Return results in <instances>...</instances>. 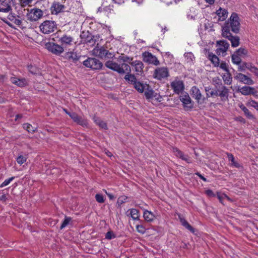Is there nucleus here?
Segmentation results:
<instances>
[{
  "label": "nucleus",
  "instance_id": "nucleus-53",
  "mask_svg": "<svg viewBox=\"0 0 258 258\" xmlns=\"http://www.w3.org/2000/svg\"><path fill=\"white\" fill-rule=\"evenodd\" d=\"M249 104L252 107L254 108L255 109L258 110V102L254 100H250L249 102Z\"/></svg>",
  "mask_w": 258,
  "mask_h": 258
},
{
  "label": "nucleus",
  "instance_id": "nucleus-58",
  "mask_svg": "<svg viewBox=\"0 0 258 258\" xmlns=\"http://www.w3.org/2000/svg\"><path fill=\"white\" fill-rule=\"evenodd\" d=\"M250 72L258 77V68L254 66L253 68H252L251 69Z\"/></svg>",
  "mask_w": 258,
  "mask_h": 258
},
{
  "label": "nucleus",
  "instance_id": "nucleus-23",
  "mask_svg": "<svg viewBox=\"0 0 258 258\" xmlns=\"http://www.w3.org/2000/svg\"><path fill=\"white\" fill-rule=\"evenodd\" d=\"M219 47L217 49V52L219 53H225L228 49L229 44L228 42L224 40H221L218 42Z\"/></svg>",
  "mask_w": 258,
  "mask_h": 258
},
{
  "label": "nucleus",
  "instance_id": "nucleus-9",
  "mask_svg": "<svg viewBox=\"0 0 258 258\" xmlns=\"http://www.w3.org/2000/svg\"><path fill=\"white\" fill-rule=\"evenodd\" d=\"M83 64L92 70H100L103 66L102 63L99 60L94 57H88L83 61Z\"/></svg>",
  "mask_w": 258,
  "mask_h": 258
},
{
  "label": "nucleus",
  "instance_id": "nucleus-31",
  "mask_svg": "<svg viewBox=\"0 0 258 258\" xmlns=\"http://www.w3.org/2000/svg\"><path fill=\"white\" fill-rule=\"evenodd\" d=\"M130 212L129 215L134 220H139V211L136 209H131L128 210Z\"/></svg>",
  "mask_w": 258,
  "mask_h": 258
},
{
  "label": "nucleus",
  "instance_id": "nucleus-39",
  "mask_svg": "<svg viewBox=\"0 0 258 258\" xmlns=\"http://www.w3.org/2000/svg\"><path fill=\"white\" fill-rule=\"evenodd\" d=\"M130 73H127L128 74L125 75L124 79L131 84L134 85L137 82V79L134 75L130 74Z\"/></svg>",
  "mask_w": 258,
  "mask_h": 258
},
{
  "label": "nucleus",
  "instance_id": "nucleus-7",
  "mask_svg": "<svg viewBox=\"0 0 258 258\" xmlns=\"http://www.w3.org/2000/svg\"><path fill=\"white\" fill-rule=\"evenodd\" d=\"M46 49L50 52L56 55H60L64 51L63 46L54 42H48L45 44Z\"/></svg>",
  "mask_w": 258,
  "mask_h": 258
},
{
  "label": "nucleus",
  "instance_id": "nucleus-13",
  "mask_svg": "<svg viewBox=\"0 0 258 258\" xmlns=\"http://www.w3.org/2000/svg\"><path fill=\"white\" fill-rule=\"evenodd\" d=\"M185 110L188 111L193 108L194 104L188 94H182L179 97Z\"/></svg>",
  "mask_w": 258,
  "mask_h": 258
},
{
  "label": "nucleus",
  "instance_id": "nucleus-44",
  "mask_svg": "<svg viewBox=\"0 0 258 258\" xmlns=\"http://www.w3.org/2000/svg\"><path fill=\"white\" fill-rule=\"evenodd\" d=\"M223 156L224 159H227L229 161H234V158L231 153L224 152Z\"/></svg>",
  "mask_w": 258,
  "mask_h": 258
},
{
  "label": "nucleus",
  "instance_id": "nucleus-12",
  "mask_svg": "<svg viewBox=\"0 0 258 258\" xmlns=\"http://www.w3.org/2000/svg\"><path fill=\"white\" fill-rule=\"evenodd\" d=\"M143 60L144 62L149 64L159 66L160 61L157 57L148 51H145L142 53Z\"/></svg>",
  "mask_w": 258,
  "mask_h": 258
},
{
  "label": "nucleus",
  "instance_id": "nucleus-52",
  "mask_svg": "<svg viewBox=\"0 0 258 258\" xmlns=\"http://www.w3.org/2000/svg\"><path fill=\"white\" fill-rule=\"evenodd\" d=\"M145 95L147 99H150L153 97V91L152 90H149L145 92Z\"/></svg>",
  "mask_w": 258,
  "mask_h": 258
},
{
  "label": "nucleus",
  "instance_id": "nucleus-10",
  "mask_svg": "<svg viewBox=\"0 0 258 258\" xmlns=\"http://www.w3.org/2000/svg\"><path fill=\"white\" fill-rule=\"evenodd\" d=\"M217 84V96L220 98L221 101L223 102L228 101L229 90L221 82L220 84L218 83Z\"/></svg>",
  "mask_w": 258,
  "mask_h": 258
},
{
  "label": "nucleus",
  "instance_id": "nucleus-59",
  "mask_svg": "<svg viewBox=\"0 0 258 258\" xmlns=\"http://www.w3.org/2000/svg\"><path fill=\"white\" fill-rule=\"evenodd\" d=\"M229 164L231 167H235L238 168L240 166L239 162H231L229 163Z\"/></svg>",
  "mask_w": 258,
  "mask_h": 258
},
{
  "label": "nucleus",
  "instance_id": "nucleus-46",
  "mask_svg": "<svg viewBox=\"0 0 258 258\" xmlns=\"http://www.w3.org/2000/svg\"><path fill=\"white\" fill-rule=\"evenodd\" d=\"M95 200L99 203H103L104 202V199L103 196L99 194H97L95 195Z\"/></svg>",
  "mask_w": 258,
  "mask_h": 258
},
{
  "label": "nucleus",
  "instance_id": "nucleus-5",
  "mask_svg": "<svg viewBox=\"0 0 258 258\" xmlns=\"http://www.w3.org/2000/svg\"><path fill=\"white\" fill-rule=\"evenodd\" d=\"M40 31L44 34L53 33L57 29V24L54 21L46 20L39 26Z\"/></svg>",
  "mask_w": 258,
  "mask_h": 258
},
{
  "label": "nucleus",
  "instance_id": "nucleus-62",
  "mask_svg": "<svg viewBox=\"0 0 258 258\" xmlns=\"http://www.w3.org/2000/svg\"><path fill=\"white\" fill-rule=\"evenodd\" d=\"M63 111L68 115H69V116L70 117V115H71L72 114V112H70L69 111H68V110L66 108H63Z\"/></svg>",
  "mask_w": 258,
  "mask_h": 258
},
{
  "label": "nucleus",
  "instance_id": "nucleus-22",
  "mask_svg": "<svg viewBox=\"0 0 258 258\" xmlns=\"http://www.w3.org/2000/svg\"><path fill=\"white\" fill-rule=\"evenodd\" d=\"M222 36L224 37L228 38L229 40L230 41L231 43V46L233 47H235L238 46L239 45V38L237 36H233L231 33H229V35H226L224 33H222Z\"/></svg>",
  "mask_w": 258,
  "mask_h": 258
},
{
  "label": "nucleus",
  "instance_id": "nucleus-14",
  "mask_svg": "<svg viewBox=\"0 0 258 258\" xmlns=\"http://www.w3.org/2000/svg\"><path fill=\"white\" fill-rule=\"evenodd\" d=\"M80 38L82 43L90 45H93L95 43L94 36L89 31H83L80 35Z\"/></svg>",
  "mask_w": 258,
  "mask_h": 258
},
{
  "label": "nucleus",
  "instance_id": "nucleus-18",
  "mask_svg": "<svg viewBox=\"0 0 258 258\" xmlns=\"http://www.w3.org/2000/svg\"><path fill=\"white\" fill-rule=\"evenodd\" d=\"M12 0H0V12L9 13L12 10Z\"/></svg>",
  "mask_w": 258,
  "mask_h": 258
},
{
  "label": "nucleus",
  "instance_id": "nucleus-16",
  "mask_svg": "<svg viewBox=\"0 0 258 258\" xmlns=\"http://www.w3.org/2000/svg\"><path fill=\"white\" fill-rule=\"evenodd\" d=\"M234 78L240 83L244 84L250 85L254 84L253 81L250 77L242 73H237L234 76Z\"/></svg>",
  "mask_w": 258,
  "mask_h": 258
},
{
  "label": "nucleus",
  "instance_id": "nucleus-20",
  "mask_svg": "<svg viewBox=\"0 0 258 258\" xmlns=\"http://www.w3.org/2000/svg\"><path fill=\"white\" fill-rule=\"evenodd\" d=\"M10 81L19 87H24L28 85V80L24 78L19 79L13 77L10 78Z\"/></svg>",
  "mask_w": 258,
  "mask_h": 258
},
{
  "label": "nucleus",
  "instance_id": "nucleus-47",
  "mask_svg": "<svg viewBox=\"0 0 258 258\" xmlns=\"http://www.w3.org/2000/svg\"><path fill=\"white\" fill-rule=\"evenodd\" d=\"M219 67L223 71L226 72H229L227 64L225 61H222L221 62H219Z\"/></svg>",
  "mask_w": 258,
  "mask_h": 258
},
{
  "label": "nucleus",
  "instance_id": "nucleus-1",
  "mask_svg": "<svg viewBox=\"0 0 258 258\" xmlns=\"http://www.w3.org/2000/svg\"><path fill=\"white\" fill-rule=\"evenodd\" d=\"M240 20L237 14L232 13L227 22L222 27V33L229 35L230 31L237 34L240 30Z\"/></svg>",
  "mask_w": 258,
  "mask_h": 258
},
{
  "label": "nucleus",
  "instance_id": "nucleus-51",
  "mask_svg": "<svg viewBox=\"0 0 258 258\" xmlns=\"http://www.w3.org/2000/svg\"><path fill=\"white\" fill-rule=\"evenodd\" d=\"M14 178V177H10L6 179L0 185V187H3L8 185Z\"/></svg>",
  "mask_w": 258,
  "mask_h": 258
},
{
  "label": "nucleus",
  "instance_id": "nucleus-41",
  "mask_svg": "<svg viewBox=\"0 0 258 258\" xmlns=\"http://www.w3.org/2000/svg\"><path fill=\"white\" fill-rule=\"evenodd\" d=\"M235 53L240 57H243L247 54V50L245 48L241 47L237 49Z\"/></svg>",
  "mask_w": 258,
  "mask_h": 258
},
{
  "label": "nucleus",
  "instance_id": "nucleus-55",
  "mask_svg": "<svg viewBox=\"0 0 258 258\" xmlns=\"http://www.w3.org/2000/svg\"><path fill=\"white\" fill-rule=\"evenodd\" d=\"M205 193L206 194L210 197H213L215 196V194L213 192V191L211 190V189H208V190H206V191H205Z\"/></svg>",
  "mask_w": 258,
  "mask_h": 258
},
{
  "label": "nucleus",
  "instance_id": "nucleus-28",
  "mask_svg": "<svg viewBox=\"0 0 258 258\" xmlns=\"http://www.w3.org/2000/svg\"><path fill=\"white\" fill-rule=\"evenodd\" d=\"M216 13L219 17V20L220 21H224L227 18L228 12L225 9H223L220 8L217 11Z\"/></svg>",
  "mask_w": 258,
  "mask_h": 258
},
{
  "label": "nucleus",
  "instance_id": "nucleus-32",
  "mask_svg": "<svg viewBox=\"0 0 258 258\" xmlns=\"http://www.w3.org/2000/svg\"><path fill=\"white\" fill-rule=\"evenodd\" d=\"M240 108L243 111L245 115L249 119H254V115L249 111V110L243 105L241 104L239 106Z\"/></svg>",
  "mask_w": 258,
  "mask_h": 258
},
{
  "label": "nucleus",
  "instance_id": "nucleus-8",
  "mask_svg": "<svg viewBox=\"0 0 258 258\" xmlns=\"http://www.w3.org/2000/svg\"><path fill=\"white\" fill-rule=\"evenodd\" d=\"M92 54L99 58H110L112 57V54L103 46H99L98 44L92 50Z\"/></svg>",
  "mask_w": 258,
  "mask_h": 258
},
{
  "label": "nucleus",
  "instance_id": "nucleus-35",
  "mask_svg": "<svg viewBox=\"0 0 258 258\" xmlns=\"http://www.w3.org/2000/svg\"><path fill=\"white\" fill-rule=\"evenodd\" d=\"M173 151L174 153V155L178 157H179L182 160H187V156L185 155L182 152L179 150L177 148H173Z\"/></svg>",
  "mask_w": 258,
  "mask_h": 258
},
{
  "label": "nucleus",
  "instance_id": "nucleus-34",
  "mask_svg": "<svg viewBox=\"0 0 258 258\" xmlns=\"http://www.w3.org/2000/svg\"><path fill=\"white\" fill-rule=\"evenodd\" d=\"M209 58L214 67H219L220 62L218 56L213 53H210L209 54Z\"/></svg>",
  "mask_w": 258,
  "mask_h": 258
},
{
  "label": "nucleus",
  "instance_id": "nucleus-50",
  "mask_svg": "<svg viewBox=\"0 0 258 258\" xmlns=\"http://www.w3.org/2000/svg\"><path fill=\"white\" fill-rule=\"evenodd\" d=\"M127 199V197L126 196H123L119 197L117 200V204L119 206H121L123 203L126 202Z\"/></svg>",
  "mask_w": 258,
  "mask_h": 258
},
{
  "label": "nucleus",
  "instance_id": "nucleus-21",
  "mask_svg": "<svg viewBox=\"0 0 258 258\" xmlns=\"http://www.w3.org/2000/svg\"><path fill=\"white\" fill-rule=\"evenodd\" d=\"M64 8L65 7L63 5L59 2H54L51 6L50 10L52 14L56 15L62 12Z\"/></svg>",
  "mask_w": 258,
  "mask_h": 258
},
{
  "label": "nucleus",
  "instance_id": "nucleus-36",
  "mask_svg": "<svg viewBox=\"0 0 258 258\" xmlns=\"http://www.w3.org/2000/svg\"><path fill=\"white\" fill-rule=\"evenodd\" d=\"M225 84L230 85L232 82V78L229 72H226L222 76Z\"/></svg>",
  "mask_w": 258,
  "mask_h": 258
},
{
  "label": "nucleus",
  "instance_id": "nucleus-29",
  "mask_svg": "<svg viewBox=\"0 0 258 258\" xmlns=\"http://www.w3.org/2000/svg\"><path fill=\"white\" fill-rule=\"evenodd\" d=\"M93 121L97 125L100 127V128L104 130L107 129V125L106 123L102 120L99 117L94 116L93 117Z\"/></svg>",
  "mask_w": 258,
  "mask_h": 258
},
{
  "label": "nucleus",
  "instance_id": "nucleus-63",
  "mask_svg": "<svg viewBox=\"0 0 258 258\" xmlns=\"http://www.w3.org/2000/svg\"><path fill=\"white\" fill-rule=\"evenodd\" d=\"M22 117V115L21 114H18L16 115L15 120H18L19 118H21Z\"/></svg>",
  "mask_w": 258,
  "mask_h": 258
},
{
  "label": "nucleus",
  "instance_id": "nucleus-42",
  "mask_svg": "<svg viewBox=\"0 0 258 258\" xmlns=\"http://www.w3.org/2000/svg\"><path fill=\"white\" fill-rule=\"evenodd\" d=\"M136 229L139 233L141 234H144L146 231L145 227L142 224L137 225Z\"/></svg>",
  "mask_w": 258,
  "mask_h": 258
},
{
  "label": "nucleus",
  "instance_id": "nucleus-26",
  "mask_svg": "<svg viewBox=\"0 0 258 258\" xmlns=\"http://www.w3.org/2000/svg\"><path fill=\"white\" fill-rule=\"evenodd\" d=\"M238 92H240L242 95H248L254 93V88L249 86H243L238 88Z\"/></svg>",
  "mask_w": 258,
  "mask_h": 258
},
{
  "label": "nucleus",
  "instance_id": "nucleus-40",
  "mask_svg": "<svg viewBox=\"0 0 258 258\" xmlns=\"http://www.w3.org/2000/svg\"><path fill=\"white\" fill-rule=\"evenodd\" d=\"M232 62L236 64H239L241 63V57L238 55L236 53H234L232 55Z\"/></svg>",
  "mask_w": 258,
  "mask_h": 258
},
{
  "label": "nucleus",
  "instance_id": "nucleus-17",
  "mask_svg": "<svg viewBox=\"0 0 258 258\" xmlns=\"http://www.w3.org/2000/svg\"><path fill=\"white\" fill-rule=\"evenodd\" d=\"M70 117L75 122L83 127H87L88 125L87 119L78 115L76 112H72V114L70 115Z\"/></svg>",
  "mask_w": 258,
  "mask_h": 258
},
{
  "label": "nucleus",
  "instance_id": "nucleus-2",
  "mask_svg": "<svg viewBox=\"0 0 258 258\" xmlns=\"http://www.w3.org/2000/svg\"><path fill=\"white\" fill-rule=\"evenodd\" d=\"M105 66L107 68L119 74L129 73L131 72V68L126 63H123L120 65L112 60H108L105 62Z\"/></svg>",
  "mask_w": 258,
  "mask_h": 258
},
{
  "label": "nucleus",
  "instance_id": "nucleus-15",
  "mask_svg": "<svg viewBox=\"0 0 258 258\" xmlns=\"http://www.w3.org/2000/svg\"><path fill=\"white\" fill-rule=\"evenodd\" d=\"M191 95L192 98H195L198 103H203L206 101V98L203 97L199 89L194 86L191 89Z\"/></svg>",
  "mask_w": 258,
  "mask_h": 258
},
{
  "label": "nucleus",
  "instance_id": "nucleus-25",
  "mask_svg": "<svg viewBox=\"0 0 258 258\" xmlns=\"http://www.w3.org/2000/svg\"><path fill=\"white\" fill-rule=\"evenodd\" d=\"M143 217L145 221L148 222H151L156 218V215L153 213L147 210H145L143 213Z\"/></svg>",
  "mask_w": 258,
  "mask_h": 258
},
{
  "label": "nucleus",
  "instance_id": "nucleus-60",
  "mask_svg": "<svg viewBox=\"0 0 258 258\" xmlns=\"http://www.w3.org/2000/svg\"><path fill=\"white\" fill-rule=\"evenodd\" d=\"M7 200V198L5 194L0 195V201L2 202H5Z\"/></svg>",
  "mask_w": 258,
  "mask_h": 258
},
{
  "label": "nucleus",
  "instance_id": "nucleus-37",
  "mask_svg": "<svg viewBox=\"0 0 258 258\" xmlns=\"http://www.w3.org/2000/svg\"><path fill=\"white\" fill-rule=\"evenodd\" d=\"M23 127L28 132L30 133H34L37 130L36 127L32 126V125L31 124L28 123H24L23 124Z\"/></svg>",
  "mask_w": 258,
  "mask_h": 258
},
{
  "label": "nucleus",
  "instance_id": "nucleus-57",
  "mask_svg": "<svg viewBox=\"0 0 258 258\" xmlns=\"http://www.w3.org/2000/svg\"><path fill=\"white\" fill-rule=\"evenodd\" d=\"M217 198L219 200L220 202H222V200L224 198H227L228 200H229V198L225 194H223L222 195H218Z\"/></svg>",
  "mask_w": 258,
  "mask_h": 258
},
{
  "label": "nucleus",
  "instance_id": "nucleus-24",
  "mask_svg": "<svg viewBox=\"0 0 258 258\" xmlns=\"http://www.w3.org/2000/svg\"><path fill=\"white\" fill-rule=\"evenodd\" d=\"M131 64L134 68L135 71L137 72V74H139V73L143 71L144 64L141 61L137 60L132 61Z\"/></svg>",
  "mask_w": 258,
  "mask_h": 258
},
{
  "label": "nucleus",
  "instance_id": "nucleus-49",
  "mask_svg": "<svg viewBox=\"0 0 258 258\" xmlns=\"http://www.w3.org/2000/svg\"><path fill=\"white\" fill-rule=\"evenodd\" d=\"M115 237V235L111 231H108L105 235V238L109 240L114 238Z\"/></svg>",
  "mask_w": 258,
  "mask_h": 258
},
{
  "label": "nucleus",
  "instance_id": "nucleus-45",
  "mask_svg": "<svg viewBox=\"0 0 258 258\" xmlns=\"http://www.w3.org/2000/svg\"><path fill=\"white\" fill-rule=\"evenodd\" d=\"M244 67H245L246 69H247L248 70H249L250 71L252 68H253L254 66H252L251 63L244 62V63H243V66H242V67L240 66L239 67L238 71H243L244 70L243 68Z\"/></svg>",
  "mask_w": 258,
  "mask_h": 258
},
{
  "label": "nucleus",
  "instance_id": "nucleus-6",
  "mask_svg": "<svg viewBox=\"0 0 258 258\" xmlns=\"http://www.w3.org/2000/svg\"><path fill=\"white\" fill-rule=\"evenodd\" d=\"M28 13L26 15L27 20L31 22H36L42 18L43 16V12L36 8H34L30 10H27Z\"/></svg>",
  "mask_w": 258,
  "mask_h": 258
},
{
  "label": "nucleus",
  "instance_id": "nucleus-61",
  "mask_svg": "<svg viewBox=\"0 0 258 258\" xmlns=\"http://www.w3.org/2000/svg\"><path fill=\"white\" fill-rule=\"evenodd\" d=\"M196 175H198L201 179H202L203 181L206 182L207 179L204 177L200 173L197 172L195 173Z\"/></svg>",
  "mask_w": 258,
  "mask_h": 258
},
{
  "label": "nucleus",
  "instance_id": "nucleus-64",
  "mask_svg": "<svg viewBox=\"0 0 258 258\" xmlns=\"http://www.w3.org/2000/svg\"><path fill=\"white\" fill-rule=\"evenodd\" d=\"M106 194L107 195L108 197H109V198L110 199V200H112L113 199H114V196L111 194H108L106 191Z\"/></svg>",
  "mask_w": 258,
  "mask_h": 258
},
{
  "label": "nucleus",
  "instance_id": "nucleus-56",
  "mask_svg": "<svg viewBox=\"0 0 258 258\" xmlns=\"http://www.w3.org/2000/svg\"><path fill=\"white\" fill-rule=\"evenodd\" d=\"M27 158L23 155H19L17 158V161H26Z\"/></svg>",
  "mask_w": 258,
  "mask_h": 258
},
{
  "label": "nucleus",
  "instance_id": "nucleus-38",
  "mask_svg": "<svg viewBox=\"0 0 258 258\" xmlns=\"http://www.w3.org/2000/svg\"><path fill=\"white\" fill-rule=\"evenodd\" d=\"M135 88L140 93H143L145 90V86L140 82H136L134 85Z\"/></svg>",
  "mask_w": 258,
  "mask_h": 258
},
{
  "label": "nucleus",
  "instance_id": "nucleus-30",
  "mask_svg": "<svg viewBox=\"0 0 258 258\" xmlns=\"http://www.w3.org/2000/svg\"><path fill=\"white\" fill-rule=\"evenodd\" d=\"M205 91L207 95L206 100L210 97H213L214 96H217V85L216 86V89L215 90H211V89L209 87H206Z\"/></svg>",
  "mask_w": 258,
  "mask_h": 258
},
{
  "label": "nucleus",
  "instance_id": "nucleus-54",
  "mask_svg": "<svg viewBox=\"0 0 258 258\" xmlns=\"http://www.w3.org/2000/svg\"><path fill=\"white\" fill-rule=\"evenodd\" d=\"M32 1L33 0H21V3L22 6H26L31 4Z\"/></svg>",
  "mask_w": 258,
  "mask_h": 258
},
{
  "label": "nucleus",
  "instance_id": "nucleus-11",
  "mask_svg": "<svg viewBox=\"0 0 258 258\" xmlns=\"http://www.w3.org/2000/svg\"><path fill=\"white\" fill-rule=\"evenodd\" d=\"M169 75V70L167 67H159L156 68L153 73L154 78L162 80L167 78Z\"/></svg>",
  "mask_w": 258,
  "mask_h": 258
},
{
  "label": "nucleus",
  "instance_id": "nucleus-48",
  "mask_svg": "<svg viewBox=\"0 0 258 258\" xmlns=\"http://www.w3.org/2000/svg\"><path fill=\"white\" fill-rule=\"evenodd\" d=\"M119 60L123 62H127L131 64V61L133 60V58H130L127 56H120L119 57Z\"/></svg>",
  "mask_w": 258,
  "mask_h": 258
},
{
  "label": "nucleus",
  "instance_id": "nucleus-19",
  "mask_svg": "<svg viewBox=\"0 0 258 258\" xmlns=\"http://www.w3.org/2000/svg\"><path fill=\"white\" fill-rule=\"evenodd\" d=\"M171 87L175 94H179L184 89V84L182 81L175 80L171 83Z\"/></svg>",
  "mask_w": 258,
  "mask_h": 258
},
{
  "label": "nucleus",
  "instance_id": "nucleus-3",
  "mask_svg": "<svg viewBox=\"0 0 258 258\" xmlns=\"http://www.w3.org/2000/svg\"><path fill=\"white\" fill-rule=\"evenodd\" d=\"M9 14L7 17H3L1 18V20L7 24L9 26L13 28V24L20 27H24L23 26V23L21 19V17L17 15L15 13H12L11 12H9Z\"/></svg>",
  "mask_w": 258,
  "mask_h": 258
},
{
  "label": "nucleus",
  "instance_id": "nucleus-43",
  "mask_svg": "<svg viewBox=\"0 0 258 258\" xmlns=\"http://www.w3.org/2000/svg\"><path fill=\"white\" fill-rule=\"evenodd\" d=\"M72 220V218L71 217L65 216L64 219L61 224L60 229H62L64 227H66L69 223V222Z\"/></svg>",
  "mask_w": 258,
  "mask_h": 258
},
{
  "label": "nucleus",
  "instance_id": "nucleus-33",
  "mask_svg": "<svg viewBox=\"0 0 258 258\" xmlns=\"http://www.w3.org/2000/svg\"><path fill=\"white\" fill-rule=\"evenodd\" d=\"M28 71L33 75H40L41 74L40 70L36 66L31 64L27 66Z\"/></svg>",
  "mask_w": 258,
  "mask_h": 258
},
{
  "label": "nucleus",
  "instance_id": "nucleus-27",
  "mask_svg": "<svg viewBox=\"0 0 258 258\" xmlns=\"http://www.w3.org/2000/svg\"><path fill=\"white\" fill-rule=\"evenodd\" d=\"M178 218L183 226L185 227L191 232H195L194 228L187 222V221L184 218H183L180 215H178Z\"/></svg>",
  "mask_w": 258,
  "mask_h": 258
},
{
  "label": "nucleus",
  "instance_id": "nucleus-4",
  "mask_svg": "<svg viewBox=\"0 0 258 258\" xmlns=\"http://www.w3.org/2000/svg\"><path fill=\"white\" fill-rule=\"evenodd\" d=\"M54 37L52 38L53 41H57L59 42L62 46L63 48L69 47L73 44L74 41V37L67 33H64L61 36H59L58 32L54 34Z\"/></svg>",
  "mask_w": 258,
  "mask_h": 258
}]
</instances>
